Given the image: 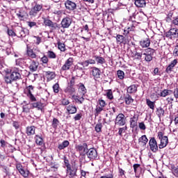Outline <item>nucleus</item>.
Wrapping results in <instances>:
<instances>
[{"label":"nucleus","instance_id":"26","mask_svg":"<svg viewBox=\"0 0 178 178\" xmlns=\"http://www.w3.org/2000/svg\"><path fill=\"white\" fill-rule=\"evenodd\" d=\"M138 121V116L134 115L133 118H130V124L132 129L137 127V122Z\"/></svg>","mask_w":178,"mask_h":178},{"label":"nucleus","instance_id":"5","mask_svg":"<svg viewBox=\"0 0 178 178\" xmlns=\"http://www.w3.org/2000/svg\"><path fill=\"white\" fill-rule=\"evenodd\" d=\"M77 165L74 162L72 165L67 167V175H69L70 177H74L77 176Z\"/></svg>","mask_w":178,"mask_h":178},{"label":"nucleus","instance_id":"46","mask_svg":"<svg viewBox=\"0 0 178 178\" xmlns=\"http://www.w3.org/2000/svg\"><path fill=\"white\" fill-rule=\"evenodd\" d=\"M59 168V164H51V168H50V172H58V169Z\"/></svg>","mask_w":178,"mask_h":178},{"label":"nucleus","instance_id":"56","mask_svg":"<svg viewBox=\"0 0 178 178\" xmlns=\"http://www.w3.org/2000/svg\"><path fill=\"white\" fill-rule=\"evenodd\" d=\"M58 124H59V120H58V119L56 118H54L52 122V127H54V129H56V127H58Z\"/></svg>","mask_w":178,"mask_h":178},{"label":"nucleus","instance_id":"33","mask_svg":"<svg viewBox=\"0 0 178 178\" xmlns=\"http://www.w3.org/2000/svg\"><path fill=\"white\" fill-rule=\"evenodd\" d=\"M35 140L37 145H42L44 144V139L40 135H35Z\"/></svg>","mask_w":178,"mask_h":178},{"label":"nucleus","instance_id":"13","mask_svg":"<svg viewBox=\"0 0 178 178\" xmlns=\"http://www.w3.org/2000/svg\"><path fill=\"white\" fill-rule=\"evenodd\" d=\"M149 145L151 151L153 152H156V151H158V143H156V140L155 138H151L149 141Z\"/></svg>","mask_w":178,"mask_h":178},{"label":"nucleus","instance_id":"35","mask_svg":"<svg viewBox=\"0 0 178 178\" xmlns=\"http://www.w3.org/2000/svg\"><path fill=\"white\" fill-rule=\"evenodd\" d=\"M70 143L67 140H64L61 144L58 145V149H65L67 147H69Z\"/></svg>","mask_w":178,"mask_h":178},{"label":"nucleus","instance_id":"10","mask_svg":"<svg viewBox=\"0 0 178 178\" xmlns=\"http://www.w3.org/2000/svg\"><path fill=\"white\" fill-rule=\"evenodd\" d=\"M26 90L28 92L27 97L29 98L30 101L31 102H37V99L35 98L34 95H33V92L34 91V86L31 85L27 86Z\"/></svg>","mask_w":178,"mask_h":178},{"label":"nucleus","instance_id":"17","mask_svg":"<svg viewBox=\"0 0 178 178\" xmlns=\"http://www.w3.org/2000/svg\"><path fill=\"white\" fill-rule=\"evenodd\" d=\"M92 76L95 80H98L101 77V70L96 67H93L92 70Z\"/></svg>","mask_w":178,"mask_h":178},{"label":"nucleus","instance_id":"4","mask_svg":"<svg viewBox=\"0 0 178 178\" xmlns=\"http://www.w3.org/2000/svg\"><path fill=\"white\" fill-rule=\"evenodd\" d=\"M157 137L159 140H160V144L159 145L160 149H162V148H165V147L168 145V136H163V133L159 131L158 132Z\"/></svg>","mask_w":178,"mask_h":178},{"label":"nucleus","instance_id":"9","mask_svg":"<svg viewBox=\"0 0 178 178\" xmlns=\"http://www.w3.org/2000/svg\"><path fill=\"white\" fill-rule=\"evenodd\" d=\"M76 149L79 152L81 156H86L87 151H88V145L85 143L83 145H76Z\"/></svg>","mask_w":178,"mask_h":178},{"label":"nucleus","instance_id":"25","mask_svg":"<svg viewBox=\"0 0 178 178\" xmlns=\"http://www.w3.org/2000/svg\"><path fill=\"white\" fill-rule=\"evenodd\" d=\"M66 110L68 112V113L71 115L77 113V108H76V106L69 105L68 106H67Z\"/></svg>","mask_w":178,"mask_h":178},{"label":"nucleus","instance_id":"29","mask_svg":"<svg viewBox=\"0 0 178 178\" xmlns=\"http://www.w3.org/2000/svg\"><path fill=\"white\" fill-rule=\"evenodd\" d=\"M137 87L138 86L136 84L129 86L127 88L128 94H135V92H137Z\"/></svg>","mask_w":178,"mask_h":178},{"label":"nucleus","instance_id":"28","mask_svg":"<svg viewBox=\"0 0 178 178\" xmlns=\"http://www.w3.org/2000/svg\"><path fill=\"white\" fill-rule=\"evenodd\" d=\"M135 5L137 8H145L147 2H145V0H136Z\"/></svg>","mask_w":178,"mask_h":178},{"label":"nucleus","instance_id":"48","mask_svg":"<svg viewBox=\"0 0 178 178\" xmlns=\"http://www.w3.org/2000/svg\"><path fill=\"white\" fill-rule=\"evenodd\" d=\"M95 129L97 133H101L102 130V124L101 123L97 124Z\"/></svg>","mask_w":178,"mask_h":178},{"label":"nucleus","instance_id":"64","mask_svg":"<svg viewBox=\"0 0 178 178\" xmlns=\"http://www.w3.org/2000/svg\"><path fill=\"white\" fill-rule=\"evenodd\" d=\"M173 56H178V45L176 46L173 50Z\"/></svg>","mask_w":178,"mask_h":178},{"label":"nucleus","instance_id":"52","mask_svg":"<svg viewBox=\"0 0 178 178\" xmlns=\"http://www.w3.org/2000/svg\"><path fill=\"white\" fill-rule=\"evenodd\" d=\"M50 27H51V30H59L60 27L59 25L56 23H51V25H50Z\"/></svg>","mask_w":178,"mask_h":178},{"label":"nucleus","instance_id":"36","mask_svg":"<svg viewBox=\"0 0 178 178\" xmlns=\"http://www.w3.org/2000/svg\"><path fill=\"white\" fill-rule=\"evenodd\" d=\"M115 38L117 44H119L120 45V44H123L124 41V36H123L122 35H117Z\"/></svg>","mask_w":178,"mask_h":178},{"label":"nucleus","instance_id":"54","mask_svg":"<svg viewBox=\"0 0 178 178\" xmlns=\"http://www.w3.org/2000/svg\"><path fill=\"white\" fill-rule=\"evenodd\" d=\"M53 90L54 92L58 94V92H59V83H56V84H54L53 86Z\"/></svg>","mask_w":178,"mask_h":178},{"label":"nucleus","instance_id":"21","mask_svg":"<svg viewBox=\"0 0 178 178\" xmlns=\"http://www.w3.org/2000/svg\"><path fill=\"white\" fill-rule=\"evenodd\" d=\"M35 126H30L26 128V134L27 136H34L35 134Z\"/></svg>","mask_w":178,"mask_h":178},{"label":"nucleus","instance_id":"62","mask_svg":"<svg viewBox=\"0 0 178 178\" xmlns=\"http://www.w3.org/2000/svg\"><path fill=\"white\" fill-rule=\"evenodd\" d=\"M140 168V165L138 163L134 164V170L135 173L138 172V169Z\"/></svg>","mask_w":178,"mask_h":178},{"label":"nucleus","instance_id":"34","mask_svg":"<svg viewBox=\"0 0 178 178\" xmlns=\"http://www.w3.org/2000/svg\"><path fill=\"white\" fill-rule=\"evenodd\" d=\"M93 58H95L97 65H104V63H105V58L103 57L95 56Z\"/></svg>","mask_w":178,"mask_h":178},{"label":"nucleus","instance_id":"47","mask_svg":"<svg viewBox=\"0 0 178 178\" xmlns=\"http://www.w3.org/2000/svg\"><path fill=\"white\" fill-rule=\"evenodd\" d=\"M104 111V108L101 107L99 106H97L96 108H95V116H98V115H99V113H101L102 111Z\"/></svg>","mask_w":178,"mask_h":178},{"label":"nucleus","instance_id":"45","mask_svg":"<svg viewBox=\"0 0 178 178\" xmlns=\"http://www.w3.org/2000/svg\"><path fill=\"white\" fill-rule=\"evenodd\" d=\"M47 56L50 59H55V58H56V54H55V52H54L52 51H47Z\"/></svg>","mask_w":178,"mask_h":178},{"label":"nucleus","instance_id":"2","mask_svg":"<svg viewBox=\"0 0 178 178\" xmlns=\"http://www.w3.org/2000/svg\"><path fill=\"white\" fill-rule=\"evenodd\" d=\"M154 54H155V49L152 48H147L144 50L143 53V59L145 62L149 63L152 60L154 56Z\"/></svg>","mask_w":178,"mask_h":178},{"label":"nucleus","instance_id":"57","mask_svg":"<svg viewBox=\"0 0 178 178\" xmlns=\"http://www.w3.org/2000/svg\"><path fill=\"white\" fill-rule=\"evenodd\" d=\"M40 62H42V63L44 65H47L48 63V57L47 56H43L40 58Z\"/></svg>","mask_w":178,"mask_h":178},{"label":"nucleus","instance_id":"39","mask_svg":"<svg viewBox=\"0 0 178 178\" xmlns=\"http://www.w3.org/2000/svg\"><path fill=\"white\" fill-rule=\"evenodd\" d=\"M134 56L136 59H137L138 60H141V59H143L144 57V50L142 51L141 53L136 51Z\"/></svg>","mask_w":178,"mask_h":178},{"label":"nucleus","instance_id":"12","mask_svg":"<svg viewBox=\"0 0 178 178\" xmlns=\"http://www.w3.org/2000/svg\"><path fill=\"white\" fill-rule=\"evenodd\" d=\"M73 65V58L70 57L65 63V64L62 66L61 70L63 72L66 70H69L72 65Z\"/></svg>","mask_w":178,"mask_h":178},{"label":"nucleus","instance_id":"63","mask_svg":"<svg viewBox=\"0 0 178 178\" xmlns=\"http://www.w3.org/2000/svg\"><path fill=\"white\" fill-rule=\"evenodd\" d=\"M172 23L174 24V26H178V16L173 18Z\"/></svg>","mask_w":178,"mask_h":178},{"label":"nucleus","instance_id":"38","mask_svg":"<svg viewBox=\"0 0 178 178\" xmlns=\"http://www.w3.org/2000/svg\"><path fill=\"white\" fill-rule=\"evenodd\" d=\"M58 48L62 52H65L66 51V45L65 43L60 42V41H58L57 43Z\"/></svg>","mask_w":178,"mask_h":178},{"label":"nucleus","instance_id":"50","mask_svg":"<svg viewBox=\"0 0 178 178\" xmlns=\"http://www.w3.org/2000/svg\"><path fill=\"white\" fill-rule=\"evenodd\" d=\"M34 42L36 45H40L41 44V38L40 36H33Z\"/></svg>","mask_w":178,"mask_h":178},{"label":"nucleus","instance_id":"40","mask_svg":"<svg viewBox=\"0 0 178 178\" xmlns=\"http://www.w3.org/2000/svg\"><path fill=\"white\" fill-rule=\"evenodd\" d=\"M134 101V99H133V98L131 97V96H130L129 95H127L125 97H124V102L125 104L127 105H130V104H132V102Z\"/></svg>","mask_w":178,"mask_h":178},{"label":"nucleus","instance_id":"24","mask_svg":"<svg viewBox=\"0 0 178 178\" xmlns=\"http://www.w3.org/2000/svg\"><path fill=\"white\" fill-rule=\"evenodd\" d=\"M138 143L143 147H145V145H147V143H148V138H147V136L143 135L140 138H139Z\"/></svg>","mask_w":178,"mask_h":178},{"label":"nucleus","instance_id":"3","mask_svg":"<svg viewBox=\"0 0 178 178\" xmlns=\"http://www.w3.org/2000/svg\"><path fill=\"white\" fill-rule=\"evenodd\" d=\"M41 51L38 49H32L27 45L26 47V54L29 58H31V59H35V58H40L38 56V54H40Z\"/></svg>","mask_w":178,"mask_h":178},{"label":"nucleus","instance_id":"31","mask_svg":"<svg viewBox=\"0 0 178 178\" xmlns=\"http://www.w3.org/2000/svg\"><path fill=\"white\" fill-rule=\"evenodd\" d=\"M86 155H87V156H97V149H95V148H90L87 150Z\"/></svg>","mask_w":178,"mask_h":178},{"label":"nucleus","instance_id":"30","mask_svg":"<svg viewBox=\"0 0 178 178\" xmlns=\"http://www.w3.org/2000/svg\"><path fill=\"white\" fill-rule=\"evenodd\" d=\"M16 37L18 38H22V37H26V33H24V30L22 28H17L16 30Z\"/></svg>","mask_w":178,"mask_h":178},{"label":"nucleus","instance_id":"55","mask_svg":"<svg viewBox=\"0 0 178 178\" xmlns=\"http://www.w3.org/2000/svg\"><path fill=\"white\" fill-rule=\"evenodd\" d=\"M52 21H51V19H44V24L45 26H47V27H51V24H52Z\"/></svg>","mask_w":178,"mask_h":178},{"label":"nucleus","instance_id":"60","mask_svg":"<svg viewBox=\"0 0 178 178\" xmlns=\"http://www.w3.org/2000/svg\"><path fill=\"white\" fill-rule=\"evenodd\" d=\"M98 102L99 104L100 105V107L105 108V106H106V102H105L104 99H99Z\"/></svg>","mask_w":178,"mask_h":178},{"label":"nucleus","instance_id":"15","mask_svg":"<svg viewBox=\"0 0 178 178\" xmlns=\"http://www.w3.org/2000/svg\"><path fill=\"white\" fill-rule=\"evenodd\" d=\"M65 6L66 9H67L68 10H74L77 8V5H76V3L70 0H67L65 3Z\"/></svg>","mask_w":178,"mask_h":178},{"label":"nucleus","instance_id":"53","mask_svg":"<svg viewBox=\"0 0 178 178\" xmlns=\"http://www.w3.org/2000/svg\"><path fill=\"white\" fill-rule=\"evenodd\" d=\"M106 97L108 99H113V93H112V90H108L107 91Z\"/></svg>","mask_w":178,"mask_h":178},{"label":"nucleus","instance_id":"27","mask_svg":"<svg viewBox=\"0 0 178 178\" xmlns=\"http://www.w3.org/2000/svg\"><path fill=\"white\" fill-rule=\"evenodd\" d=\"M172 92H173V91H172L171 90L164 89L160 92V94H158V95L159 97H168V95H170Z\"/></svg>","mask_w":178,"mask_h":178},{"label":"nucleus","instance_id":"18","mask_svg":"<svg viewBox=\"0 0 178 178\" xmlns=\"http://www.w3.org/2000/svg\"><path fill=\"white\" fill-rule=\"evenodd\" d=\"M140 47H142V48H148V47L151 45V40L148 38H145L140 40Z\"/></svg>","mask_w":178,"mask_h":178},{"label":"nucleus","instance_id":"8","mask_svg":"<svg viewBox=\"0 0 178 178\" xmlns=\"http://www.w3.org/2000/svg\"><path fill=\"white\" fill-rule=\"evenodd\" d=\"M165 37L170 38V40H176V38H178V29L176 28L171 29L165 33Z\"/></svg>","mask_w":178,"mask_h":178},{"label":"nucleus","instance_id":"32","mask_svg":"<svg viewBox=\"0 0 178 178\" xmlns=\"http://www.w3.org/2000/svg\"><path fill=\"white\" fill-rule=\"evenodd\" d=\"M17 16L20 19H24L25 17H27V13L25 12L24 10L21 9L19 13H17Z\"/></svg>","mask_w":178,"mask_h":178},{"label":"nucleus","instance_id":"42","mask_svg":"<svg viewBox=\"0 0 178 178\" xmlns=\"http://www.w3.org/2000/svg\"><path fill=\"white\" fill-rule=\"evenodd\" d=\"M171 171L174 176L178 177V166H175V165H171Z\"/></svg>","mask_w":178,"mask_h":178},{"label":"nucleus","instance_id":"49","mask_svg":"<svg viewBox=\"0 0 178 178\" xmlns=\"http://www.w3.org/2000/svg\"><path fill=\"white\" fill-rule=\"evenodd\" d=\"M7 34L9 35V37H16L17 34L16 32H14L12 29H8L7 30Z\"/></svg>","mask_w":178,"mask_h":178},{"label":"nucleus","instance_id":"59","mask_svg":"<svg viewBox=\"0 0 178 178\" xmlns=\"http://www.w3.org/2000/svg\"><path fill=\"white\" fill-rule=\"evenodd\" d=\"M134 25L132 24L131 27H128L127 29H125L124 31L125 33V34H129V33H130V31H134Z\"/></svg>","mask_w":178,"mask_h":178},{"label":"nucleus","instance_id":"37","mask_svg":"<svg viewBox=\"0 0 178 178\" xmlns=\"http://www.w3.org/2000/svg\"><path fill=\"white\" fill-rule=\"evenodd\" d=\"M146 104H147V106H149V108L150 109H152V111H154V109H155V102H152V101L149 100V99H147Z\"/></svg>","mask_w":178,"mask_h":178},{"label":"nucleus","instance_id":"51","mask_svg":"<svg viewBox=\"0 0 178 178\" xmlns=\"http://www.w3.org/2000/svg\"><path fill=\"white\" fill-rule=\"evenodd\" d=\"M126 130H127V126L120 128L118 131L119 136H122L123 133H126Z\"/></svg>","mask_w":178,"mask_h":178},{"label":"nucleus","instance_id":"1","mask_svg":"<svg viewBox=\"0 0 178 178\" xmlns=\"http://www.w3.org/2000/svg\"><path fill=\"white\" fill-rule=\"evenodd\" d=\"M22 79V70L17 67L13 68L10 74L5 76V81L7 84H12L13 81H17Z\"/></svg>","mask_w":178,"mask_h":178},{"label":"nucleus","instance_id":"14","mask_svg":"<svg viewBox=\"0 0 178 178\" xmlns=\"http://www.w3.org/2000/svg\"><path fill=\"white\" fill-rule=\"evenodd\" d=\"M33 108H36L38 111H44V108H45V104L41 102H35L31 104Z\"/></svg>","mask_w":178,"mask_h":178},{"label":"nucleus","instance_id":"43","mask_svg":"<svg viewBox=\"0 0 178 178\" xmlns=\"http://www.w3.org/2000/svg\"><path fill=\"white\" fill-rule=\"evenodd\" d=\"M156 113L157 116L161 118V116H163V115L165 114V110H163V108H162L161 107H159L156 109Z\"/></svg>","mask_w":178,"mask_h":178},{"label":"nucleus","instance_id":"19","mask_svg":"<svg viewBox=\"0 0 178 178\" xmlns=\"http://www.w3.org/2000/svg\"><path fill=\"white\" fill-rule=\"evenodd\" d=\"M38 62H35V60H31L29 65V70L31 72H37L38 69Z\"/></svg>","mask_w":178,"mask_h":178},{"label":"nucleus","instance_id":"58","mask_svg":"<svg viewBox=\"0 0 178 178\" xmlns=\"http://www.w3.org/2000/svg\"><path fill=\"white\" fill-rule=\"evenodd\" d=\"M61 104H62V105H63V106H66L69 105V104H70V102L69 101V99H67L66 98H63L61 100Z\"/></svg>","mask_w":178,"mask_h":178},{"label":"nucleus","instance_id":"11","mask_svg":"<svg viewBox=\"0 0 178 178\" xmlns=\"http://www.w3.org/2000/svg\"><path fill=\"white\" fill-rule=\"evenodd\" d=\"M42 9V5L36 3L33 7L31 8L29 15L32 17H35L38 13Z\"/></svg>","mask_w":178,"mask_h":178},{"label":"nucleus","instance_id":"22","mask_svg":"<svg viewBox=\"0 0 178 178\" xmlns=\"http://www.w3.org/2000/svg\"><path fill=\"white\" fill-rule=\"evenodd\" d=\"M72 99L74 100V102L76 104H83L84 102V97L81 96V97L79 95H72Z\"/></svg>","mask_w":178,"mask_h":178},{"label":"nucleus","instance_id":"23","mask_svg":"<svg viewBox=\"0 0 178 178\" xmlns=\"http://www.w3.org/2000/svg\"><path fill=\"white\" fill-rule=\"evenodd\" d=\"M64 92H66V94H69L70 95H73V94H76V88L74 86H68L64 90Z\"/></svg>","mask_w":178,"mask_h":178},{"label":"nucleus","instance_id":"44","mask_svg":"<svg viewBox=\"0 0 178 178\" xmlns=\"http://www.w3.org/2000/svg\"><path fill=\"white\" fill-rule=\"evenodd\" d=\"M117 76L120 80H123L124 79V72L120 70H118Z\"/></svg>","mask_w":178,"mask_h":178},{"label":"nucleus","instance_id":"20","mask_svg":"<svg viewBox=\"0 0 178 178\" xmlns=\"http://www.w3.org/2000/svg\"><path fill=\"white\" fill-rule=\"evenodd\" d=\"M78 91L79 94H81V97H83L87 94V89L86 88V86L83 83H79Z\"/></svg>","mask_w":178,"mask_h":178},{"label":"nucleus","instance_id":"6","mask_svg":"<svg viewBox=\"0 0 178 178\" xmlns=\"http://www.w3.org/2000/svg\"><path fill=\"white\" fill-rule=\"evenodd\" d=\"M115 126H124L126 124V116L123 113H119L115 119Z\"/></svg>","mask_w":178,"mask_h":178},{"label":"nucleus","instance_id":"7","mask_svg":"<svg viewBox=\"0 0 178 178\" xmlns=\"http://www.w3.org/2000/svg\"><path fill=\"white\" fill-rule=\"evenodd\" d=\"M16 169L18 170L19 173L24 178L29 177L30 171L29 170H25L24 167L21 163H16Z\"/></svg>","mask_w":178,"mask_h":178},{"label":"nucleus","instance_id":"41","mask_svg":"<svg viewBox=\"0 0 178 178\" xmlns=\"http://www.w3.org/2000/svg\"><path fill=\"white\" fill-rule=\"evenodd\" d=\"M46 74H47V79L51 81V80H54V79H55V72H50V71H47L46 72Z\"/></svg>","mask_w":178,"mask_h":178},{"label":"nucleus","instance_id":"16","mask_svg":"<svg viewBox=\"0 0 178 178\" xmlns=\"http://www.w3.org/2000/svg\"><path fill=\"white\" fill-rule=\"evenodd\" d=\"M71 24H72V19H70V17H67L63 19L61 22V27H63V29H69Z\"/></svg>","mask_w":178,"mask_h":178},{"label":"nucleus","instance_id":"61","mask_svg":"<svg viewBox=\"0 0 178 178\" xmlns=\"http://www.w3.org/2000/svg\"><path fill=\"white\" fill-rule=\"evenodd\" d=\"M81 118H83V114L81 113H77L74 117V120L75 121L77 120H80L81 119Z\"/></svg>","mask_w":178,"mask_h":178}]
</instances>
